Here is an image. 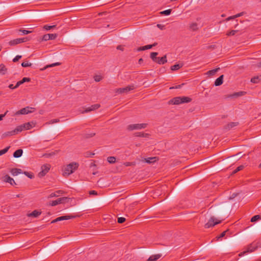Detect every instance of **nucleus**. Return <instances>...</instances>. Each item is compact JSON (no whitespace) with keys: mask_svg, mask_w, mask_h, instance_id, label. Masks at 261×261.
<instances>
[{"mask_svg":"<svg viewBox=\"0 0 261 261\" xmlns=\"http://www.w3.org/2000/svg\"><path fill=\"white\" fill-rule=\"evenodd\" d=\"M79 167V164L77 162H72L66 166L62 174L64 177H68L69 175L74 172Z\"/></svg>","mask_w":261,"mask_h":261,"instance_id":"nucleus-1","label":"nucleus"},{"mask_svg":"<svg viewBox=\"0 0 261 261\" xmlns=\"http://www.w3.org/2000/svg\"><path fill=\"white\" fill-rule=\"evenodd\" d=\"M192 99L189 97H176L172 98L168 101L169 105H179L183 103H188L191 102Z\"/></svg>","mask_w":261,"mask_h":261,"instance_id":"nucleus-2","label":"nucleus"},{"mask_svg":"<svg viewBox=\"0 0 261 261\" xmlns=\"http://www.w3.org/2000/svg\"><path fill=\"white\" fill-rule=\"evenodd\" d=\"M146 123H141V124H133L128 125L127 127V129L129 130H133L134 129H140L142 128H145L147 126Z\"/></svg>","mask_w":261,"mask_h":261,"instance_id":"nucleus-3","label":"nucleus"},{"mask_svg":"<svg viewBox=\"0 0 261 261\" xmlns=\"http://www.w3.org/2000/svg\"><path fill=\"white\" fill-rule=\"evenodd\" d=\"M216 220L214 217H211L208 221L205 224V228H208L214 226L215 225L220 224L221 222V221H216Z\"/></svg>","mask_w":261,"mask_h":261,"instance_id":"nucleus-4","label":"nucleus"},{"mask_svg":"<svg viewBox=\"0 0 261 261\" xmlns=\"http://www.w3.org/2000/svg\"><path fill=\"white\" fill-rule=\"evenodd\" d=\"M69 199V198L66 197L59 198L56 200L52 201L49 205L52 206H56L59 204L66 202L68 201Z\"/></svg>","mask_w":261,"mask_h":261,"instance_id":"nucleus-5","label":"nucleus"},{"mask_svg":"<svg viewBox=\"0 0 261 261\" xmlns=\"http://www.w3.org/2000/svg\"><path fill=\"white\" fill-rule=\"evenodd\" d=\"M50 168V166L49 164L43 165L41 167V171L38 173V176L40 177H42L49 171Z\"/></svg>","mask_w":261,"mask_h":261,"instance_id":"nucleus-6","label":"nucleus"},{"mask_svg":"<svg viewBox=\"0 0 261 261\" xmlns=\"http://www.w3.org/2000/svg\"><path fill=\"white\" fill-rule=\"evenodd\" d=\"M257 246L255 242H252L247 246V250L241 253L239 255L241 256L246 252H252L257 249Z\"/></svg>","mask_w":261,"mask_h":261,"instance_id":"nucleus-7","label":"nucleus"},{"mask_svg":"<svg viewBox=\"0 0 261 261\" xmlns=\"http://www.w3.org/2000/svg\"><path fill=\"white\" fill-rule=\"evenodd\" d=\"M134 89V86H128L124 88H118L116 89V92L118 93H127L129 91Z\"/></svg>","mask_w":261,"mask_h":261,"instance_id":"nucleus-8","label":"nucleus"},{"mask_svg":"<svg viewBox=\"0 0 261 261\" xmlns=\"http://www.w3.org/2000/svg\"><path fill=\"white\" fill-rule=\"evenodd\" d=\"M30 109H34V108H30L29 107H27L25 108H22L21 109V110H20L19 111H18L17 112H16L15 114L16 115H19V114H21V115H24V114H28L29 113H32V111H31V110H30Z\"/></svg>","mask_w":261,"mask_h":261,"instance_id":"nucleus-9","label":"nucleus"},{"mask_svg":"<svg viewBox=\"0 0 261 261\" xmlns=\"http://www.w3.org/2000/svg\"><path fill=\"white\" fill-rule=\"evenodd\" d=\"M3 180L6 182L9 183L11 185H16L14 179L8 175H6L3 177Z\"/></svg>","mask_w":261,"mask_h":261,"instance_id":"nucleus-10","label":"nucleus"},{"mask_svg":"<svg viewBox=\"0 0 261 261\" xmlns=\"http://www.w3.org/2000/svg\"><path fill=\"white\" fill-rule=\"evenodd\" d=\"M158 43L156 42H154L153 44L147 45L144 46H141L137 48V51H142L145 50L146 49H149L151 48L152 47L155 46Z\"/></svg>","mask_w":261,"mask_h":261,"instance_id":"nucleus-11","label":"nucleus"},{"mask_svg":"<svg viewBox=\"0 0 261 261\" xmlns=\"http://www.w3.org/2000/svg\"><path fill=\"white\" fill-rule=\"evenodd\" d=\"M75 216H72V215H66V216H63L59 217L57 218V219L58 221H63V220H69L70 219H72L75 218Z\"/></svg>","mask_w":261,"mask_h":261,"instance_id":"nucleus-12","label":"nucleus"},{"mask_svg":"<svg viewBox=\"0 0 261 261\" xmlns=\"http://www.w3.org/2000/svg\"><path fill=\"white\" fill-rule=\"evenodd\" d=\"M41 214V212H39L37 210H34L32 213H29L27 216L29 217H38Z\"/></svg>","mask_w":261,"mask_h":261,"instance_id":"nucleus-13","label":"nucleus"},{"mask_svg":"<svg viewBox=\"0 0 261 261\" xmlns=\"http://www.w3.org/2000/svg\"><path fill=\"white\" fill-rule=\"evenodd\" d=\"M223 77H224V75H221L216 80V81L215 82V84H214L216 86H220L223 84Z\"/></svg>","mask_w":261,"mask_h":261,"instance_id":"nucleus-14","label":"nucleus"},{"mask_svg":"<svg viewBox=\"0 0 261 261\" xmlns=\"http://www.w3.org/2000/svg\"><path fill=\"white\" fill-rule=\"evenodd\" d=\"M158 58L159 59H157L156 63H158L159 64H164L167 62L166 55H165L161 58L158 57Z\"/></svg>","mask_w":261,"mask_h":261,"instance_id":"nucleus-15","label":"nucleus"},{"mask_svg":"<svg viewBox=\"0 0 261 261\" xmlns=\"http://www.w3.org/2000/svg\"><path fill=\"white\" fill-rule=\"evenodd\" d=\"M99 107H100V105H99V104H95V105H92L90 107H89V108H87L84 111V112H90L91 111H93V110H96V109H98Z\"/></svg>","mask_w":261,"mask_h":261,"instance_id":"nucleus-16","label":"nucleus"},{"mask_svg":"<svg viewBox=\"0 0 261 261\" xmlns=\"http://www.w3.org/2000/svg\"><path fill=\"white\" fill-rule=\"evenodd\" d=\"M250 81L254 84L259 83L261 81V75L255 76L252 77Z\"/></svg>","mask_w":261,"mask_h":261,"instance_id":"nucleus-17","label":"nucleus"},{"mask_svg":"<svg viewBox=\"0 0 261 261\" xmlns=\"http://www.w3.org/2000/svg\"><path fill=\"white\" fill-rule=\"evenodd\" d=\"M23 153V150L21 149H19L16 150L14 153H13V156L15 158H18L22 156Z\"/></svg>","mask_w":261,"mask_h":261,"instance_id":"nucleus-18","label":"nucleus"},{"mask_svg":"<svg viewBox=\"0 0 261 261\" xmlns=\"http://www.w3.org/2000/svg\"><path fill=\"white\" fill-rule=\"evenodd\" d=\"M239 124L238 122H232L227 124L225 126V128L226 129H230V128L237 126Z\"/></svg>","mask_w":261,"mask_h":261,"instance_id":"nucleus-19","label":"nucleus"},{"mask_svg":"<svg viewBox=\"0 0 261 261\" xmlns=\"http://www.w3.org/2000/svg\"><path fill=\"white\" fill-rule=\"evenodd\" d=\"M161 254L152 255L149 257V261H156L161 257Z\"/></svg>","mask_w":261,"mask_h":261,"instance_id":"nucleus-20","label":"nucleus"},{"mask_svg":"<svg viewBox=\"0 0 261 261\" xmlns=\"http://www.w3.org/2000/svg\"><path fill=\"white\" fill-rule=\"evenodd\" d=\"M15 135V131L11 130L5 132L2 134V138H5L8 136H11Z\"/></svg>","mask_w":261,"mask_h":261,"instance_id":"nucleus-21","label":"nucleus"},{"mask_svg":"<svg viewBox=\"0 0 261 261\" xmlns=\"http://www.w3.org/2000/svg\"><path fill=\"white\" fill-rule=\"evenodd\" d=\"M245 93H246V92H244V91L236 92V93H234L232 95H230L228 96V97H239V96H243V95H245Z\"/></svg>","mask_w":261,"mask_h":261,"instance_id":"nucleus-22","label":"nucleus"},{"mask_svg":"<svg viewBox=\"0 0 261 261\" xmlns=\"http://www.w3.org/2000/svg\"><path fill=\"white\" fill-rule=\"evenodd\" d=\"M7 71V69L5 65L3 64H0V73L5 75Z\"/></svg>","mask_w":261,"mask_h":261,"instance_id":"nucleus-23","label":"nucleus"},{"mask_svg":"<svg viewBox=\"0 0 261 261\" xmlns=\"http://www.w3.org/2000/svg\"><path fill=\"white\" fill-rule=\"evenodd\" d=\"M21 172V170L17 168H13L11 170V173L13 176L18 175Z\"/></svg>","mask_w":261,"mask_h":261,"instance_id":"nucleus-24","label":"nucleus"},{"mask_svg":"<svg viewBox=\"0 0 261 261\" xmlns=\"http://www.w3.org/2000/svg\"><path fill=\"white\" fill-rule=\"evenodd\" d=\"M63 193V191L62 190H58L56 191V192L51 193L49 196L48 198H52L54 197H58L59 196V194H62Z\"/></svg>","mask_w":261,"mask_h":261,"instance_id":"nucleus-25","label":"nucleus"},{"mask_svg":"<svg viewBox=\"0 0 261 261\" xmlns=\"http://www.w3.org/2000/svg\"><path fill=\"white\" fill-rule=\"evenodd\" d=\"M158 55V53L156 52H152L150 54V58L153 61L156 62L157 59H159L158 58V57L156 56Z\"/></svg>","mask_w":261,"mask_h":261,"instance_id":"nucleus-26","label":"nucleus"},{"mask_svg":"<svg viewBox=\"0 0 261 261\" xmlns=\"http://www.w3.org/2000/svg\"><path fill=\"white\" fill-rule=\"evenodd\" d=\"M19 43L20 42L18 38L11 40L9 42V45L11 46H14Z\"/></svg>","mask_w":261,"mask_h":261,"instance_id":"nucleus-27","label":"nucleus"},{"mask_svg":"<svg viewBox=\"0 0 261 261\" xmlns=\"http://www.w3.org/2000/svg\"><path fill=\"white\" fill-rule=\"evenodd\" d=\"M220 68H217L211 70H209L207 72L206 74L208 75H214L219 70Z\"/></svg>","mask_w":261,"mask_h":261,"instance_id":"nucleus-28","label":"nucleus"},{"mask_svg":"<svg viewBox=\"0 0 261 261\" xmlns=\"http://www.w3.org/2000/svg\"><path fill=\"white\" fill-rule=\"evenodd\" d=\"M24 129L22 124L17 126L13 131H15V135L17 134L19 132H21Z\"/></svg>","mask_w":261,"mask_h":261,"instance_id":"nucleus-29","label":"nucleus"},{"mask_svg":"<svg viewBox=\"0 0 261 261\" xmlns=\"http://www.w3.org/2000/svg\"><path fill=\"white\" fill-rule=\"evenodd\" d=\"M135 136L139 137H148L149 135L148 134L138 132L135 134Z\"/></svg>","mask_w":261,"mask_h":261,"instance_id":"nucleus-30","label":"nucleus"},{"mask_svg":"<svg viewBox=\"0 0 261 261\" xmlns=\"http://www.w3.org/2000/svg\"><path fill=\"white\" fill-rule=\"evenodd\" d=\"M24 129H30L33 127L32 124L30 122L25 123L22 124Z\"/></svg>","mask_w":261,"mask_h":261,"instance_id":"nucleus-31","label":"nucleus"},{"mask_svg":"<svg viewBox=\"0 0 261 261\" xmlns=\"http://www.w3.org/2000/svg\"><path fill=\"white\" fill-rule=\"evenodd\" d=\"M243 13H244L243 12H241V13H238V14H236L235 15L230 16V17H228L226 19V20H229L233 19H234L236 18L240 17V16L243 15Z\"/></svg>","mask_w":261,"mask_h":261,"instance_id":"nucleus-32","label":"nucleus"},{"mask_svg":"<svg viewBox=\"0 0 261 261\" xmlns=\"http://www.w3.org/2000/svg\"><path fill=\"white\" fill-rule=\"evenodd\" d=\"M182 66V65L176 64L171 67V69L173 71L177 70L180 68Z\"/></svg>","mask_w":261,"mask_h":261,"instance_id":"nucleus-33","label":"nucleus"},{"mask_svg":"<svg viewBox=\"0 0 261 261\" xmlns=\"http://www.w3.org/2000/svg\"><path fill=\"white\" fill-rule=\"evenodd\" d=\"M107 161L110 164H114L116 162V158L114 156H109L107 158Z\"/></svg>","mask_w":261,"mask_h":261,"instance_id":"nucleus-34","label":"nucleus"},{"mask_svg":"<svg viewBox=\"0 0 261 261\" xmlns=\"http://www.w3.org/2000/svg\"><path fill=\"white\" fill-rule=\"evenodd\" d=\"M190 28L192 31H196L198 29L197 24L196 23H192L190 25Z\"/></svg>","mask_w":261,"mask_h":261,"instance_id":"nucleus-35","label":"nucleus"},{"mask_svg":"<svg viewBox=\"0 0 261 261\" xmlns=\"http://www.w3.org/2000/svg\"><path fill=\"white\" fill-rule=\"evenodd\" d=\"M156 157L149 158L146 159V162L148 163H154L156 161Z\"/></svg>","mask_w":261,"mask_h":261,"instance_id":"nucleus-36","label":"nucleus"},{"mask_svg":"<svg viewBox=\"0 0 261 261\" xmlns=\"http://www.w3.org/2000/svg\"><path fill=\"white\" fill-rule=\"evenodd\" d=\"M61 64L59 62H57V63H53V64H50V65H46L45 67H44L43 68V69H42L41 70H44L48 67H54V66H58V65H60Z\"/></svg>","mask_w":261,"mask_h":261,"instance_id":"nucleus-37","label":"nucleus"},{"mask_svg":"<svg viewBox=\"0 0 261 261\" xmlns=\"http://www.w3.org/2000/svg\"><path fill=\"white\" fill-rule=\"evenodd\" d=\"M261 218V217L260 215H255L253 217H252L251 219V222H255L257 221L258 220L260 219Z\"/></svg>","mask_w":261,"mask_h":261,"instance_id":"nucleus-38","label":"nucleus"},{"mask_svg":"<svg viewBox=\"0 0 261 261\" xmlns=\"http://www.w3.org/2000/svg\"><path fill=\"white\" fill-rule=\"evenodd\" d=\"M244 168V166L243 165H240L239 166V167H238L233 172H232V173L233 174H235L236 173H237L238 172L242 170L243 169V168Z\"/></svg>","mask_w":261,"mask_h":261,"instance_id":"nucleus-39","label":"nucleus"},{"mask_svg":"<svg viewBox=\"0 0 261 261\" xmlns=\"http://www.w3.org/2000/svg\"><path fill=\"white\" fill-rule=\"evenodd\" d=\"M171 11H172L171 9H168V10H166L161 12V14L162 15H169L171 14Z\"/></svg>","mask_w":261,"mask_h":261,"instance_id":"nucleus-40","label":"nucleus"},{"mask_svg":"<svg viewBox=\"0 0 261 261\" xmlns=\"http://www.w3.org/2000/svg\"><path fill=\"white\" fill-rule=\"evenodd\" d=\"M239 31L238 30H231L229 32H228L227 33H226V35L228 36H234L236 33L237 32H238Z\"/></svg>","mask_w":261,"mask_h":261,"instance_id":"nucleus-41","label":"nucleus"},{"mask_svg":"<svg viewBox=\"0 0 261 261\" xmlns=\"http://www.w3.org/2000/svg\"><path fill=\"white\" fill-rule=\"evenodd\" d=\"M10 146H8L7 147H6L5 148L2 149V150H0V155H2L5 153H6V152H8V150L9 149Z\"/></svg>","mask_w":261,"mask_h":261,"instance_id":"nucleus-42","label":"nucleus"},{"mask_svg":"<svg viewBox=\"0 0 261 261\" xmlns=\"http://www.w3.org/2000/svg\"><path fill=\"white\" fill-rule=\"evenodd\" d=\"M18 32H21L22 33V35H27L31 33H32V31L25 30H22V29H19L18 30Z\"/></svg>","mask_w":261,"mask_h":261,"instance_id":"nucleus-43","label":"nucleus"},{"mask_svg":"<svg viewBox=\"0 0 261 261\" xmlns=\"http://www.w3.org/2000/svg\"><path fill=\"white\" fill-rule=\"evenodd\" d=\"M56 27V25H45L43 27V29H44L46 30H49L51 29H53Z\"/></svg>","mask_w":261,"mask_h":261,"instance_id":"nucleus-44","label":"nucleus"},{"mask_svg":"<svg viewBox=\"0 0 261 261\" xmlns=\"http://www.w3.org/2000/svg\"><path fill=\"white\" fill-rule=\"evenodd\" d=\"M32 65L31 63H28V62H23L21 63V66L23 67H30Z\"/></svg>","mask_w":261,"mask_h":261,"instance_id":"nucleus-45","label":"nucleus"},{"mask_svg":"<svg viewBox=\"0 0 261 261\" xmlns=\"http://www.w3.org/2000/svg\"><path fill=\"white\" fill-rule=\"evenodd\" d=\"M126 219L124 217H119L118 218L117 222L118 223L122 224L125 221Z\"/></svg>","mask_w":261,"mask_h":261,"instance_id":"nucleus-46","label":"nucleus"},{"mask_svg":"<svg viewBox=\"0 0 261 261\" xmlns=\"http://www.w3.org/2000/svg\"><path fill=\"white\" fill-rule=\"evenodd\" d=\"M95 133H90V134H85L84 135V137L85 138H89L93 137L94 136H95Z\"/></svg>","mask_w":261,"mask_h":261,"instance_id":"nucleus-47","label":"nucleus"},{"mask_svg":"<svg viewBox=\"0 0 261 261\" xmlns=\"http://www.w3.org/2000/svg\"><path fill=\"white\" fill-rule=\"evenodd\" d=\"M227 231H228V229L222 232L219 236L217 237V240H219V239L224 237L225 236L226 233Z\"/></svg>","mask_w":261,"mask_h":261,"instance_id":"nucleus-48","label":"nucleus"},{"mask_svg":"<svg viewBox=\"0 0 261 261\" xmlns=\"http://www.w3.org/2000/svg\"><path fill=\"white\" fill-rule=\"evenodd\" d=\"M48 36H49V40L55 39L57 37L56 34H48Z\"/></svg>","mask_w":261,"mask_h":261,"instance_id":"nucleus-49","label":"nucleus"},{"mask_svg":"<svg viewBox=\"0 0 261 261\" xmlns=\"http://www.w3.org/2000/svg\"><path fill=\"white\" fill-rule=\"evenodd\" d=\"M42 40L43 41H47L49 40V36H48V34L44 35L42 36Z\"/></svg>","mask_w":261,"mask_h":261,"instance_id":"nucleus-50","label":"nucleus"},{"mask_svg":"<svg viewBox=\"0 0 261 261\" xmlns=\"http://www.w3.org/2000/svg\"><path fill=\"white\" fill-rule=\"evenodd\" d=\"M24 174L31 179L33 178L34 177V175L32 173H30L28 172H24Z\"/></svg>","mask_w":261,"mask_h":261,"instance_id":"nucleus-51","label":"nucleus"},{"mask_svg":"<svg viewBox=\"0 0 261 261\" xmlns=\"http://www.w3.org/2000/svg\"><path fill=\"white\" fill-rule=\"evenodd\" d=\"M56 154V152H52L51 153H45L43 154V156H45V157H46V158H49L52 155H54Z\"/></svg>","mask_w":261,"mask_h":261,"instance_id":"nucleus-52","label":"nucleus"},{"mask_svg":"<svg viewBox=\"0 0 261 261\" xmlns=\"http://www.w3.org/2000/svg\"><path fill=\"white\" fill-rule=\"evenodd\" d=\"M59 122H60L59 119H52V120H50L49 122V124H54V123Z\"/></svg>","mask_w":261,"mask_h":261,"instance_id":"nucleus-53","label":"nucleus"},{"mask_svg":"<svg viewBox=\"0 0 261 261\" xmlns=\"http://www.w3.org/2000/svg\"><path fill=\"white\" fill-rule=\"evenodd\" d=\"M94 78V80L97 82H99L102 79V77L100 75H95Z\"/></svg>","mask_w":261,"mask_h":261,"instance_id":"nucleus-54","label":"nucleus"},{"mask_svg":"<svg viewBox=\"0 0 261 261\" xmlns=\"http://www.w3.org/2000/svg\"><path fill=\"white\" fill-rule=\"evenodd\" d=\"M21 58V56L17 55L13 59V62H16Z\"/></svg>","mask_w":261,"mask_h":261,"instance_id":"nucleus-55","label":"nucleus"},{"mask_svg":"<svg viewBox=\"0 0 261 261\" xmlns=\"http://www.w3.org/2000/svg\"><path fill=\"white\" fill-rule=\"evenodd\" d=\"M23 84V82L21 80L18 81L17 82L16 85L14 86V88H18L20 85H21V84Z\"/></svg>","mask_w":261,"mask_h":261,"instance_id":"nucleus-56","label":"nucleus"},{"mask_svg":"<svg viewBox=\"0 0 261 261\" xmlns=\"http://www.w3.org/2000/svg\"><path fill=\"white\" fill-rule=\"evenodd\" d=\"M18 39H19L20 43L26 42L28 40L27 37H24L22 38H18Z\"/></svg>","mask_w":261,"mask_h":261,"instance_id":"nucleus-57","label":"nucleus"},{"mask_svg":"<svg viewBox=\"0 0 261 261\" xmlns=\"http://www.w3.org/2000/svg\"><path fill=\"white\" fill-rule=\"evenodd\" d=\"M22 81L23 82V83H25V82H30L31 81V79L29 78V77H23L22 79Z\"/></svg>","mask_w":261,"mask_h":261,"instance_id":"nucleus-58","label":"nucleus"},{"mask_svg":"<svg viewBox=\"0 0 261 261\" xmlns=\"http://www.w3.org/2000/svg\"><path fill=\"white\" fill-rule=\"evenodd\" d=\"M8 111H6V112L4 114H2L0 115V121L2 120L3 118L5 117V116L8 113Z\"/></svg>","mask_w":261,"mask_h":261,"instance_id":"nucleus-59","label":"nucleus"},{"mask_svg":"<svg viewBox=\"0 0 261 261\" xmlns=\"http://www.w3.org/2000/svg\"><path fill=\"white\" fill-rule=\"evenodd\" d=\"M157 27H158V28H159V29H160L161 30L165 29V26L164 25L161 24H157Z\"/></svg>","mask_w":261,"mask_h":261,"instance_id":"nucleus-60","label":"nucleus"},{"mask_svg":"<svg viewBox=\"0 0 261 261\" xmlns=\"http://www.w3.org/2000/svg\"><path fill=\"white\" fill-rule=\"evenodd\" d=\"M89 194L90 195H97V193L96 191H95L94 190H92L89 192Z\"/></svg>","mask_w":261,"mask_h":261,"instance_id":"nucleus-61","label":"nucleus"},{"mask_svg":"<svg viewBox=\"0 0 261 261\" xmlns=\"http://www.w3.org/2000/svg\"><path fill=\"white\" fill-rule=\"evenodd\" d=\"M117 49L123 51L124 50V47L122 45H118L117 46Z\"/></svg>","mask_w":261,"mask_h":261,"instance_id":"nucleus-62","label":"nucleus"},{"mask_svg":"<svg viewBox=\"0 0 261 261\" xmlns=\"http://www.w3.org/2000/svg\"><path fill=\"white\" fill-rule=\"evenodd\" d=\"M237 193H233L232 194V195L231 196H230L229 197V199H232L233 198H234L235 197H236L237 196Z\"/></svg>","mask_w":261,"mask_h":261,"instance_id":"nucleus-63","label":"nucleus"},{"mask_svg":"<svg viewBox=\"0 0 261 261\" xmlns=\"http://www.w3.org/2000/svg\"><path fill=\"white\" fill-rule=\"evenodd\" d=\"M255 243H256V244L257 248H258V247H261V242H255Z\"/></svg>","mask_w":261,"mask_h":261,"instance_id":"nucleus-64","label":"nucleus"}]
</instances>
